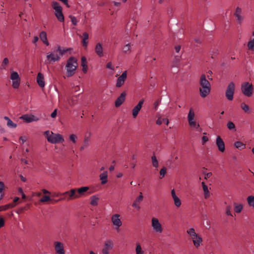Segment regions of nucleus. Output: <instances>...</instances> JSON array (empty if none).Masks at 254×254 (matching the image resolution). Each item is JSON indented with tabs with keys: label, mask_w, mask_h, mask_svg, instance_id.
I'll use <instances>...</instances> for the list:
<instances>
[{
	"label": "nucleus",
	"mask_w": 254,
	"mask_h": 254,
	"mask_svg": "<svg viewBox=\"0 0 254 254\" xmlns=\"http://www.w3.org/2000/svg\"><path fill=\"white\" fill-rule=\"evenodd\" d=\"M77 66V60L76 58L70 57L68 59L65 65L66 76L68 77L72 76L75 73Z\"/></svg>",
	"instance_id": "nucleus-3"
},
{
	"label": "nucleus",
	"mask_w": 254,
	"mask_h": 254,
	"mask_svg": "<svg viewBox=\"0 0 254 254\" xmlns=\"http://www.w3.org/2000/svg\"><path fill=\"white\" fill-rule=\"evenodd\" d=\"M234 146L240 150L243 149L246 147V144L241 141H238L234 143Z\"/></svg>",
	"instance_id": "nucleus-31"
},
{
	"label": "nucleus",
	"mask_w": 254,
	"mask_h": 254,
	"mask_svg": "<svg viewBox=\"0 0 254 254\" xmlns=\"http://www.w3.org/2000/svg\"><path fill=\"white\" fill-rule=\"evenodd\" d=\"M28 209V206L21 207L19 208L17 211V213H22L23 211L26 210Z\"/></svg>",
	"instance_id": "nucleus-54"
},
{
	"label": "nucleus",
	"mask_w": 254,
	"mask_h": 254,
	"mask_svg": "<svg viewBox=\"0 0 254 254\" xmlns=\"http://www.w3.org/2000/svg\"><path fill=\"white\" fill-rule=\"evenodd\" d=\"M15 206V204H13V203H10L7 204L4 206H1L0 207L1 208V211L6 210L9 208H13Z\"/></svg>",
	"instance_id": "nucleus-34"
},
{
	"label": "nucleus",
	"mask_w": 254,
	"mask_h": 254,
	"mask_svg": "<svg viewBox=\"0 0 254 254\" xmlns=\"http://www.w3.org/2000/svg\"><path fill=\"white\" fill-rule=\"evenodd\" d=\"M9 61L8 58H5L2 63L1 65V69H5V66L8 64Z\"/></svg>",
	"instance_id": "nucleus-40"
},
{
	"label": "nucleus",
	"mask_w": 254,
	"mask_h": 254,
	"mask_svg": "<svg viewBox=\"0 0 254 254\" xmlns=\"http://www.w3.org/2000/svg\"><path fill=\"white\" fill-rule=\"evenodd\" d=\"M77 136L74 134H71L69 135V139L71 140L73 143H75L76 141Z\"/></svg>",
	"instance_id": "nucleus-50"
},
{
	"label": "nucleus",
	"mask_w": 254,
	"mask_h": 254,
	"mask_svg": "<svg viewBox=\"0 0 254 254\" xmlns=\"http://www.w3.org/2000/svg\"><path fill=\"white\" fill-rule=\"evenodd\" d=\"M113 247V243L111 240H107L106 241L104 247L102 250V253L103 254H109V251L111 250Z\"/></svg>",
	"instance_id": "nucleus-16"
},
{
	"label": "nucleus",
	"mask_w": 254,
	"mask_h": 254,
	"mask_svg": "<svg viewBox=\"0 0 254 254\" xmlns=\"http://www.w3.org/2000/svg\"><path fill=\"white\" fill-rule=\"evenodd\" d=\"M126 93L125 91L123 92L120 96L115 101V106L116 107H120L125 101L126 99Z\"/></svg>",
	"instance_id": "nucleus-18"
},
{
	"label": "nucleus",
	"mask_w": 254,
	"mask_h": 254,
	"mask_svg": "<svg viewBox=\"0 0 254 254\" xmlns=\"http://www.w3.org/2000/svg\"><path fill=\"white\" fill-rule=\"evenodd\" d=\"M211 53V58L212 59H214L215 57L219 54V50L217 49H214Z\"/></svg>",
	"instance_id": "nucleus-47"
},
{
	"label": "nucleus",
	"mask_w": 254,
	"mask_h": 254,
	"mask_svg": "<svg viewBox=\"0 0 254 254\" xmlns=\"http://www.w3.org/2000/svg\"><path fill=\"white\" fill-rule=\"evenodd\" d=\"M208 140V138L206 136H203L202 137V144H204Z\"/></svg>",
	"instance_id": "nucleus-56"
},
{
	"label": "nucleus",
	"mask_w": 254,
	"mask_h": 254,
	"mask_svg": "<svg viewBox=\"0 0 254 254\" xmlns=\"http://www.w3.org/2000/svg\"><path fill=\"white\" fill-rule=\"evenodd\" d=\"M152 227L154 231L157 233H162L163 229L158 219L156 218L152 219Z\"/></svg>",
	"instance_id": "nucleus-10"
},
{
	"label": "nucleus",
	"mask_w": 254,
	"mask_h": 254,
	"mask_svg": "<svg viewBox=\"0 0 254 254\" xmlns=\"http://www.w3.org/2000/svg\"><path fill=\"white\" fill-rule=\"evenodd\" d=\"M187 233L191 237L196 236V233L194 228H191L189 229L187 231Z\"/></svg>",
	"instance_id": "nucleus-38"
},
{
	"label": "nucleus",
	"mask_w": 254,
	"mask_h": 254,
	"mask_svg": "<svg viewBox=\"0 0 254 254\" xmlns=\"http://www.w3.org/2000/svg\"><path fill=\"white\" fill-rule=\"evenodd\" d=\"M95 51L96 54L99 57H102L103 56V47L101 43H98L96 44L95 48Z\"/></svg>",
	"instance_id": "nucleus-23"
},
{
	"label": "nucleus",
	"mask_w": 254,
	"mask_h": 254,
	"mask_svg": "<svg viewBox=\"0 0 254 254\" xmlns=\"http://www.w3.org/2000/svg\"><path fill=\"white\" fill-rule=\"evenodd\" d=\"M20 119L23 120L26 123H31L33 121H37L38 120V118L35 119V117L33 115H29L27 114L22 115L20 118Z\"/></svg>",
	"instance_id": "nucleus-19"
},
{
	"label": "nucleus",
	"mask_w": 254,
	"mask_h": 254,
	"mask_svg": "<svg viewBox=\"0 0 254 254\" xmlns=\"http://www.w3.org/2000/svg\"><path fill=\"white\" fill-rule=\"evenodd\" d=\"M253 86L249 82H245L241 85L242 93L248 97H251L253 95Z\"/></svg>",
	"instance_id": "nucleus-6"
},
{
	"label": "nucleus",
	"mask_w": 254,
	"mask_h": 254,
	"mask_svg": "<svg viewBox=\"0 0 254 254\" xmlns=\"http://www.w3.org/2000/svg\"><path fill=\"white\" fill-rule=\"evenodd\" d=\"M151 160L153 166L155 168H157L159 166V163L154 153L153 154V155L151 157Z\"/></svg>",
	"instance_id": "nucleus-35"
},
{
	"label": "nucleus",
	"mask_w": 254,
	"mask_h": 254,
	"mask_svg": "<svg viewBox=\"0 0 254 254\" xmlns=\"http://www.w3.org/2000/svg\"><path fill=\"white\" fill-rule=\"evenodd\" d=\"M19 139L22 141V143L23 144L27 140V138L25 136H21Z\"/></svg>",
	"instance_id": "nucleus-61"
},
{
	"label": "nucleus",
	"mask_w": 254,
	"mask_h": 254,
	"mask_svg": "<svg viewBox=\"0 0 254 254\" xmlns=\"http://www.w3.org/2000/svg\"><path fill=\"white\" fill-rule=\"evenodd\" d=\"M199 84L201 86L199 88L200 95L202 98H205L209 94L211 90L210 83L206 79L205 74H203L200 76Z\"/></svg>",
	"instance_id": "nucleus-2"
},
{
	"label": "nucleus",
	"mask_w": 254,
	"mask_h": 254,
	"mask_svg": "<svg viewBox=\"0 0 254 254\" xmlns=\"http://www.w3.org/2000/svg\"><path fill=\"white\" fill-rule=\"evenodd\" d=\"M55 249L56 254H65L64 245L60 242L55 243Z\"/></svg>",
	"instance_id": "nucleus-12"
},
{
	"label": "nucleus",
	"mask_w": 254,
	"mask_h": 254,
	"mask_svg": "<svg viewBox=\"0 0 254 254\" xmlns=\"http://www.w3.org/2000/svg\"><path fill=\"white\" fill-rule=\"evenodd\" d=\"M173 199L175 206L177 207H180L181 205V201L180 199L178 196H177L173 198Z\"/></svg>",
	"instance_id": "nucleus-39"
},
{
	"label": "nucleus",
	"mask_w": 254,
	"mask_h": 254,
	"mask_svg": "<svg viewBox=\"0 0 254 254\" xmlns=\"http://www.w3.org/2000/svg\"><path fill=\"white\" fill-rule=\"evenodd\" d=\"M143 196L142 195V194L141 192H140L139 195L136 198L135 201L137 202V203H139L143 200Z\"/></svg>",
	"instance_id": "nucleus-51"
},
{
	"label": "nucleus",
	"mask_w": 254,
	"mask_h": 254,
	"mask_svg": "<svg viewBox=\"0 0 254 254\" xmlns=\"http://www.w3.org/2000/svg\"><path fill=\"white\" fill-rule=\"evenodd\" d=\"M40 38L41 39V40L45 44H46L47 46H49V43L48 41V39H47V33L45 31H42L40 33Z\"/></svg>",
	"instance_id": "nucleus-25"
},
{
	"label": "nucleus",
	"mask_w": 254,
	"mask_h": 254,
	"mask_svg": "<svg viewBox=\"0 0 254 254\" xmlns=\"http://www.w3.org/2000/svg\"><path fill=\"white\" fill-rule=\"evenodd\" d=\"M132 207L137 208L138 210H139L140 208L139 205L138 204H137V202L135 201L132 203Z\"/></svg>",
	"instance_id": "nucleus-60"
},
{
	"label": "nucleus",
	"mask_w": 254,
	"mask_h": 254,
	"mask_svg": "<svg viewBox=\"0 0 254 254\" xmlns=\"http://www.w3.org/2000/svg\"><path fill=\"white\" fill-rule=\"evenodd\" d=\"M52 8L55 10V14L57 18L60 22L64 21V15L62 11V7L60 3L56 1L52 2Z\"/></svg>",
	"instance_id": "nucleus-5"
},
{
	"label": "nucleus",
	"mask_w": 254,
	"mask_h": 254,
	"mask_svg": "<svg viewBox=\"0 0 254 254\" xmlns=\"http://www.w3.org/2000/svg\"><path fill=\"white\" fill-rule=\"evenodd\" d=\"M167 172V169L165 167H163L160 171V176H162L160 178H162L164 177Z\"/></svg>",
	"instance_id": "nucleus-44"
},
{
	"label": "nucleus",
	"mask_w": 254,
	"mask_h": 254,
	"mask_svg": "<svg viewBox=\"0 0 254 254\" xmlns=\"http://www.w3.org/2000/svg\"><path fill=\"white\" fill-rule=\"evenodd\" d=\"M90 204L92 206H97L98 205V201L99 199V197L96 195H92L90 197Z\"/></svg>",
	"instance_id": "nucleus-30"
},
{
	"label": "nucleus",
	"mask_w": 254,
	"mask_h": 254,
	"mask_svg": "<svg viewBox=\"0 0 254 254\" xmlns=\"http://www.w3.org/2000/svg\"><path fill=\"white\" fill-rule=\"evenodd\" d=\"M135 251L136 254H143V252L142 251L141 247L139 244H137Z\"/></svg>",
	"instance_id": "nucleus-43"
},
{
	"label": "nucleus",
	"mask_w": 254,
	"mask_h": 254,
	"mask_svg": "<svg viewBox=\"0 0 254 254\" xmlns=\"http://www.w3.org/2000/svg\"><path fill=\"white\" fill-rule=\"evenodd\" d=\"M235 206L234 210L236 213H240L243 209V206L242 204H237L236 202L234 203Z\"/></svg>",
	"instance_id": "nucleus-33"
},
{
	"label": "nucleus",
	"mask_w": 254,
	"mask_h": 254,
	"mask_svg": "<svg viewBox=\"0 0 254 254\" xmlns=\"http://www.w3.org/2000/svg\"><path fill=\"white\" fill-rule=\"evenodd\" d=\"M241 107L245 112H248L249 111L250 108L249 106L245 103H242L241 104Z\"/></svg>",
	"instance_id": "nucleus-42"
},
{
	"label": "nucleus",
	"mask_w": 254,
	"mask_h": 254,
	"mask_svg": "<svg viewBox=\"0 0 254 254\" xmlns=\"http://www.w3.org/2000/svg\"><path fill=\"white\" fill-rule=\"evenodd\" d=\"M227 127L231 130L236 131V128L235 124L231 121H229L227 124Z\"/></svg>",
	"instance_id": "nucleus-37"
},
{
	"label": "nucleus",
	"mask_w": 254,
	"mask_h": 254,
	"mask_svg": "<svg viewBox=\"0 0 254 254\" xmlns=\"http://www.w3.org/2000/svg\"><path fill=\"white\" fill-rule=\"evenodd\" d=\"M90 139L89 136H86L84 138V141H83V145H85V146H88L89 145V142H90Z\"/></svg>",
	"instance_id": "nucleus-45"
},
{
	"label": "nucleus",
	"mask_w": 254,
	"mask_h": 254,
	"mask_svg": "<svg viewBox=\"0 0 254 254\" xmlns=\"http://www.w3.org/2000/svg\"><path fill=\"white\" fill-rule=\"evenodd\" d=\"M160 102H161V100L160 99H158L157 100H156L155 103H154V109H155V110H156L159 105L160 104Z\"/></svg>",
	"instance_id": "nucleus-53"
},
{
	"label": "nucleus",
	"mask_w": 254,
	"mask_h": 254,
	"mask_svg": "<svg viewBox=\"0 0 254 254\" xmlns=\"http://www.w3.org/2000/svg\"><path fill=\"white\" fill-rule=\"evenodd\" d=\"M72 50L70 48H64L58 45L53 52L47 53L46 58L49 64H53L60 60L61 57L67 52Z\"/></svg>",
	"instance_id": "nucleus-1"
},
{
	"label": "nucleus",
	"mask_w": 254,
	"mask_h": 254,
	"mask_svg": "<svg viewBox=\"0 0 254 254\" xmlns=\"http://www.w3.org/2000/svg\"><path fill=\"white\" fill-rule=\"evenodd\" d=\"M201 184H202V188H203V191H204V197H205V198H207L210 196V194H209V190H208V187L205 185L204 182H202Z\"/></svg>",
	"instance_id": "nucleus-29"
},
{
	"label": "nucleus",
	"mask_w": 254,
	"mask_h": 254,
	"mask_svg": "<svg viewBox=\"0 0 254 254\" xmlns=\"http://www.w3.org/2000/svg\"><path fill=\"white\" fill-rule=\"evenodd\" d=\"M37 82L40 87L43 88L45 86L44 75L41 72H39L38 73L37 77Z\"/></svg>",
	"instance_id": "nucleus-22"
},
{
	"label": "nucleus",
	"mask_w": 254,
	"mask_h": 254,
	"mask_svg": "<svg viewBox=\"0 0 254 254\" xmlns=\"http://www.w3.org/2000/svg\"><path fill=\"white\" fill-rule=\"evenodd\" d=\"M59 195L63 196V197L65 198L64 199H67V197H68V196H69V191H66L64 193H60V194H58V196H59Z\"/></svg>",
	"instance_id": "nucleus-52"
},
{
	"label": "nucleus",
	"mask_w": 254,
	"mask_h": 254,
	"mask_svg": "<svg viewBox=\"0 0 254 254\" xmlns=\"http://www.w3.org/2000/svg\"><path fill=\"white\" fill-rule=\"evenodd\" d=\"M50 200H51V198L49 196L44 195V196H43V197H42L40 199V202H47Z\"/></svg>",
	"instance_id": "nucleus-46"
},
{
	"label": "nucleus",
	"mask_w": 254,
	"mask_h": 254,
	"mask_svg": "<svg viewBox=\"0 0 254 254\" xmlns=\"http://www.w3.org/2000/svg\"><path fill=\"white\" fill-rule=\"evenodd\" d=\"M76 189H71L69 190V196L67 197V200H70L71 199L79 198V195L77 193Z\"/></svg>",
	"instance_id": "nucleus-21"
},
{
	"label": "nucleus",
	"mask_w": 254,
	"mask_h": 254,
	"mask_svg": "<svg viewBox=\"0 0 254 254\" xmlns=\"http://www.w3.org/2000/svg\"><path fill=\"white\" fill-rule=\"evenodd\" d=\"M127 77V71H124L121 75H120L117 80L116 83V87H121L122 85H124L126 79Z\"/></svg>",
	"instance_id": "nucleus-11"
},
{
	"label": "nucleus",
	"mask_w": 254,
	"mask_h": 254,
	"mask_svg": "<svg viewBox=\"0 0 254 254\" xmlns=\"http://www.w3.org/2000/svg\"><path fill=\"white\" fill-rule=\"evenodd\" d=\"M82 37L83 38L82 41L83 46L84 47H87L88 43L87 40L89 38V35L88 33H87L86 32H84L82 34Z\"/></svg>",
	"instance_id": "nucleus-28"
},
{
	"label": "nucleus",
	"mask_w": 254,
	"mask_h": 254,
	"mask_svg": "<svg viewBox=\"0 0 254 254\" xmlns=\"http://www.w3.org/2000/svg\"><path fill=\"white\" fill-rule=\"evenodd\" d=\"M163 122V119H162L160 117L158 118L156 121V124L157 125H161Z\"/></svg>",
	"instance_id": "nucleus-63"
},
{
	"label": "nucleus",
	"mask_w": 254,
	"mask_h": 254,
	"mask_svg": "<svg viewBox=\"0 0 254 254\" xmlns=\"http://www.w3.org/2000/svg\"><path fill=\"white\" fill-rule=\"evenodd\" d=\"M191 238L192 239L194 246L195 248H198L202 242V238L197 234H196V236H193Z\"/></svg>",
	"instance_id": "nucleus-20"
},
{
	"label": "nucleus",
	"mask_w": 254,
	"mask_h": 254,
	"mask_svg": "<svg viewBox=\"0 0 254 254\" xmlns=\"http://www.w3.org/2000/svg\"><path fill=\"white\" fill-rule=\"evenodd\" d=\"M89 189V188L88 187H82L76 189L77 194L79 195V197L81 196L84 195V193L87 192Z\"/></svg>",
	"instance_id": "nucleus-27"
},
{
	"label": "nucleus",
	"mask_w": 254,
	"mask_h": 254,
	"mask_svg": "<svg viewBox=\"0 0 254 254\" xmlns=\"http://www.w3.org/2000/svg\"><path fill=\"white\" fill-rule=\"evenodd\" d=\"M235 88V86L233 82H231L227 87L225 95L229 101H232L233 99Z\"/></svg>",
	"instance_id": "nucleus-7"
},
{
	"label": "nucleus",
	"mask_w": 254,
	"mask_h": 254,
	"mask_svg": "<svg viewBox=\"0 0 254 254\" xmlns=\"http://www.w3.org/2000/svg\"><path fill=\"white\" fill-rule=\"evenodd\" d=\"M181 46L178 45L175 47V49L176 50V52L177 53H179L181 50Z\"/></svg>",
	"instance_id": "nucleus-64"
},
{
	"label": "nucleus",
	"mask_w": 254,
	"mask_h": 254,
	"mask_svg": "<svg viewBox=\"0 0 254 254\" xmlns=\"http://www.w3.org/2000/svg\"><path fill=\"white\" fill-rule=\"evenodd\" d=\"M144 99H142L141 100H140L138 103L137 104V105L136 106H135L134 108L132 110V116H133V117L134 118H135L139 112L140 111V109H141L142 108V105L144 103Z\"/></svg>",
	"instance_id": "nucleus-14"
},
{
	"label": "nucleus",
	"mask_w": 254,
	"mask_h": 254,
	"mask_svg": "<svg viewBox=\"0 0 254 254\" xmlns=\"http://www.w3.org/2000/svg\"><path fill=\"white\" fill-rule=\"evenodd\" d=\"M124 52L126 54L129 53L130 52V45L127 44L125 45L123 48Z\"/></svg>",
	"instance_id": "nucleus-41"
},
{
	"label": "nucleus",
	"mask_w": 254,
	"mask_h": 254,
	"mask_svg": "<svg viewBox=\"0 0 254 254\" xmlns=\"http://www.w3.org/2000/svg\"><path fill=\"white\" fill-rule=\"evenodd\" d=\"M48 142L53 144L63 143L64 140L63 136L59 133H54L49 130H47L44 132Z\"/></svg>",
	"instance_id": "nucleus-4"
},
{
	"label": "nucleus",
	"mask_w": 254,
	"mask_h": 254,
	"mask_svg": "<svg viewBox=\"0 0 254 254\" xmlns=\"http://www.w3.org/2000/svg\"><path fill=\"white\" fill-rule=\"evenodd\" d=\"M79 95V94H78V95H75V96H72V97L71 98V99H70L71 102H69V104L70 106H73L77 103L78 98Z\"/></svg>",
	"instance_id": "nucleus-32"
},
{
	"label": "nucleus",
	"mask_w": 254,
	"mask_h": 254,
	"mask_svg": "<svg viewBox=\"0 0 254 254\" xmlns=\"http://www.w3.org/2000/svg\"><path fill=\"white\" fill-rule=\"evenodd\" d=\"M194 118V112L192 109V108H190L189 111V113L188 114V121L189 123V125L191 127H195L197 128L199 127V124L196 125V122L193 120Z\"/></svg>",
	"instance_id": "nucleus-9"
},
{
	"label": "nucleus",
	"mask_w": 254,
	"mask_h": 254,
	"mask_svg": "<svg viewBox=\"0 0 254 254\" xmlns=\"http://www.w3.org/2000/svg\"><path fill=\"white\" fill-rule=\"evenodd\" d=\"M247 200L249 205L254 208V196L253 195L249 196L247 198Z\"/></svg>",
	"instance_id": "nucleus-36"
},
{
	"label": "nucleus",
	"mask_w": 254,
	"mask_h": 254,
	"mask_svg": "<svg viewBox=\"0 0 254 254\" xmlns=\"http://www.w3.org/2000/svg\"><path fill=\"white\" fill-rule=\"evenodd\" d=\"M81 66H82V71L83 73H86L87 72L88 66L86 58L85 57H81Z\"/></svg>",
	"instance_id": "nucleus-24"
},
{
	"label": "nucleus",
	"mask_w": 254,
	"mask_h": 254,
	"mask_svg": "<svg viewBox=\"0 0 254 254\" xmlns=\"http://www.w3.org/2000/svg\"><path fill=\"white\" fill-rule=\"evenodd\" d=\"M7 125L12 128H15L17 127V125L14 123L11 120L8 121L7 123Z\"/></svg>",
	"instance_id": "nucleus-48"
},
{
	"label": "nucleus",
	"mask_w": 254,
	"mask_h": 254,
	"mask_svg": "<svg viewBox=\"0 0 254 254\" xmlns=\"http://www.w3.org/2000/svg\"><path fill=\"white\" fill-rule=\"evenodd\" d=\"M4 187H5V186H4V183L2 182H0V193L2 192V190L4 189Z\"/></svg>",
	"instance_id": "nucleus-58"
},
{
	"label": "nucleus",
	"mask_w": 254,
	"mask_h": 254,
	"mask_svg": "<svg viewBox=\"0 0 254 254\" xmlns=\"http://www.w3.org/2000/svg\"><path fill=\"white\" fill-rule=\"evenodd\" d=\"M106 67L108 68H110L112 70H114V67L112 66L111 62H109L108 63H107L106 65Z\"/></svg>",
	"instance_id": "nucleus-62"
},
{
	"label": "nucleus",
	"mask_w": 254,
	"mask_h": 254,
	"mask_svg": "<svg viewBox=\"0 0 254 254\" xmlns=\"http://www.w3.org/2000/svg\"><path fill=\"white\" fill-rule=\"evenodd\" d=\"M231 206L229 205V206H227L226 213L227 215L232 216V215L231 213Z\"/></svg>",
	"instance_id": "nucleus-55"
},
{
	"label": "nucleus",
	"mask_w": 254,
	"mask_h": 254,
	"mask_svg": "<svg viewBox=\"0 0 254 254\" xmlns=\"http://www.w3.org/2000/svg\"><path fill=\"white\" fill-rule=\"evenodd\" d=\"M216 144L218 147V150L220 152H223L225 151V148L224 142L219 135H218L216 137Z\"/></svg>",
	"instance_id": "nucleus-15"
},
{
	"label": "nucleus",
	"mask_w": 254,
	"mask_h": 254,
	"mask_svg": "<svg viewBox=\"0 0 254 254\" xmlns=\"http://www.w3.org/2000/svg\"><path fill=\"white\" fill-rule=\"evenodd\" d=\"M108 172L107 171H104L100 175V179L101 180V184H105L107 181Z\"/></svg>",
	"instance_id": "nucleus-26"
},
{
	"label": "nucleus",
	"mask_w": 254,
	"mask_h": 254,
	"mask_svg": "<svg viewBox=\"0 0 254 254\" xmlns=\"http://www.w3.org/2000/svg\"><path fill=\"white\" fill-rule=\"evenodd\" d=\"M69 17L70 18L72 24L74 25H76L77 21L76 20V17L75 16H72V15H69Z\"/></svg>",
	"instance_id": "nucleus-49"
},
{
	"label": "nucleus",
	"mask_w": 254,
	"mask_h": 254,
	"mask_svg": "<svg viewBox=\"0 0 254 254\" xmlns=\"http://www.w3.org/2000/svg\"><path fill=\"white\" fill-rule=\"evenodd\" d=\"M4 225V220L2 217H0V228Z\"/></svg>",
	"instance_id": "nucleus-57"
},
{
	"label": "nucleus",
	"mask_w": 254,
	"mask_h": 254,
	"mask_svg": "<svg viewBox=\"0 0 254 254\" xmlns=\"http://www.w3.org/2000/svg\"><path fill=\"white\" fill-rule=\"evenodd\" d=\"M120 216L119 214H116L113 215L111 218L112 222L113 225L117 227L116 228L117 230L119 228L122 224V221L120 220V219L119 218Z\"/></svg>",
	"instance_id": "nucleus-13"
},
{
	"label": "nucleus",
	"mask_w": 254,
	"mask_h": 254,
	"mask_svg": "<svg viewBox=\"0 0 254 254\" xmlns=\"http://www.w3.org/2000/svg\"><path fill=\"white\" fill-rule=\"evenodd\" d=\"M10 78L12 80V87L15 89H17L19 86L21 80L17 72L13 71L11 73Z\"/></svg>",
	"instance_id": "nucleus-8"
},
{
	"label": "nucleus",
	"mask_w": 254,
	"mask_h": 254,
	"mask_svg": "<svg viewBox=\"0 0 254 254\" xmlns=\"http://www.w3.org/2000/svg\"><path fill=\"white\" fill-rule=\"evenodd\" d=\"M241 13L242 9L239 7H237L234 15L236 18L237 21L239 24H242L244 19V17L241 15Z\"/></svg>",
	"instance_id": "nucleus-17"
},
{
	"label": "nucleus",
	"mask_w": 254,
	"mask_h": 254,
	"mask_svg": "<svg viewBox=\"0 0 254 254\" xmlns=\"http://www.w3.org/2000/svg\"><path fill=\"white\" fill-rule=\"evenodd\" d=\"M57 115V109H55L51 114V117L52 118H55L56 117Z\"/></svg>",
	"instance_id": "nucleus-59"
}]
</instances>
